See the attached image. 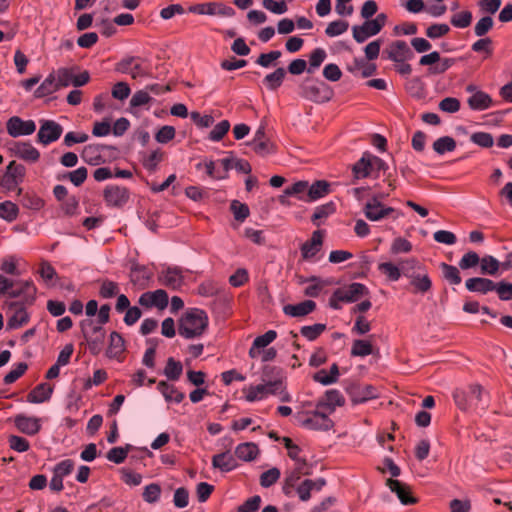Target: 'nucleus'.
<instances>
[{"label":"nucleus","mask_w":512,"mask_h":512,"mask_svg":"<svg viewBox=\"0 0 512 512\" xmlns=\"http://www.w3.org/2000/svg\"><path fill=\"white\" fill-rule=\"evenodd\" d=\"M323 243V234L320 230L314 231L310 240L301 246L302 257L305 260H311L321 249Z\"/></svg>","instance_id":"nucleus-22"},{"label":"nucleus","mask_w":512,"mask_h":512,"mask_svg":"<svg viewBox=\"0 0 512 512\" xmlns=\"http://www.w3.org/2000/svg\"><path fill=\"white\" fill-rule=\"evenodd\" d=\"M493 25V18L491 16H484L475 24L474 33L478 37H483L492 29Z\"/></svg>","instance_id":"nucleus-61"},{"label":"nucleus","mask_w":512,"mask_h":512,"mask_svg":"<svg viewBox=\"0 0 512 512\" xmlns=\"http://www.w3.org/2000/svg\"><path fill=\"white\" fill-rule=\"evenodd\" d=\"M368 294V288L364 284L358 282H354L347 287L335 290V297L347 303L356 302L361 297L367 296Z\"/></svg>","instance_id":"nucleus-12"},{"label":"nucleus","mask_w":512,"mask_h":512,"mask_svg":"<svg viewBox=\"0 0 512 512\" xmlns=\"http://www.w3.org/2000/svg\"><path fill=\"white\" fill-rule=\"evenodd\" d=\"M119 293V285L116 282L110 280H104L101 282L99 295L102 298H112Z\"/></svg>","instance_id":"nucleus-59"},{"label":"nucleus","mask_w":512,"mask_h":512,"mask_svg":"<svg viewBox=\"0 0 512 512\" xmlns=\"http://www.w3.org/2000/svg\"><path fill=\"white\" fill-rule=\"evenodd\" d=\"M189 11L200 15H217L222 17H232L235 14V10L232 7L218 2L196 4L191 6Z\"/></svg>","instance_id":"nucleus-8"},{"label":"nucleus","mask_w":512,"mask_h":512,"mask_svg":"<svg viewBox=\"0 0 512 512\" xmlns=\"http://www.w3.org/2000/svg\"><path fill=\"white\" fill-rule=\"evenodd\" d=\"M345 389L352 402L355 404L363 403L376 397V389L371 385L351 383L347 385Z\"/></svg>","instance_id":"nucleus-16"},{"label":"nucleus","mask_w":512,"mask_h":512,"mask_svg":"<svg viewBox=\"0 0 512 512\" xmlns=\"http://www.w3.org/2000/svg\"><path fill=\"white\" fill-rule=\"evenodd\" d=\"M56 81L61 87H67L70 84H73L74 80V69L73 68H60L56 72Z\"/></svg>","instance_id":"nucleus-57"},{"label":"nucleus","mask_w":512,"mask_h":512,"mask_svg":"<svg viewBox=\"0 0 512 512\" xmlns=\"http://www.w3.org/2000/svg\"><path fill=\"white\" fill-rule=\"evenodd\" d=\"M386 485L397 495L403 505H411L417 502V499L412 496L410 487L407 484L399 480L387 479Z\"/></svg>","instance_id":"nucleus-19"},{"label":"nucleus","mask_w":512,"mask_h":512,"mask_svg":"<svg viewBox=\"0 0 512 512\" xmlns=\"http://www.w3.org/2000/svg\"><path fill=\"white\" fill-rule=\"evenodd\" d=\"M282 53L279 50L270 51L269 53H262L259 55L256 64L264 67L270 68L274 65V62L281 57Z\"/></svg>","instance_id":"nucleus-60"},{"label":"nucleus","mask_w":512,"mask_h":512,"mask_svg":"<svg viewBox=\"0 0 512 512\" xmlns=\"http://www.w3.org/2000/svg\"><path fill=\"white\" fill-rule=\"evenodd\" d=\"M283 380V372L279 367L271 365L264 366L262 372V381L269 383L271 394L279 396V399L282 402H290L291 396L286 392V387Z\"/></svg>","instance_id":"nucleus-2"},{"label":"nucleus","mask_w":512,"mask_h":512,"mask_svg":"<svg viewBox=\"0 0 512 512\" xmlns=\"http://www.w3.org/2000/svg\"><path fill=\"white\" fill-rule=\"evenodd\" d=\"M104 148L105 146L101 144L86 145L82 151L81 157L90 165H99L103 162L101 152Z\"/></svg>","instance_id":"nucleus-28"},{"label":"nucleus","mask_w":512,"mask_h":512,"mask_svg":"<svg viewBox=\"0 0 512 512\" xmlns=\"http://www.w3.org/2000/svg\"><path fill=\"white\" fill-rule=\"evenodd\" d=\"M325 330L326 324L317 323L314 325L302 326L300 329V333L309 341H313L316 338H318Z\"/></svg>","instance_id":"nucleus-53"},{"label":"nucleus","mask_w":512,"mask_h":512,"mask_svg":"<svg viewBox=\"0 0 512 512\" xmlns=\"http://www.w3.org/2000/svg\"><path fill=\"white\" fill-rule=\"evenodd\" d=\"M344 397L337 389L327 390L325 395L318 401L317 408H327L329 413L333 412L337 406L344 404Z\"/></svg>","instance_id":"nucleus-26"},{"label":"nucleus","mask_w":512,"mask_h":512,"mask_svg":"<svg viewBox=\"0 0 512 512\" xmlns=\"http://www.w3.org/2000/svg\"><path fill=\"white\" fill-rule=\"evenodd\" d=\"M308 182L307 181H298L291 186H288L284 190V195L280 197V202L285 203V198L287 196H295L299 200L307 202L308 195Z\"/></svg>","instance_id":"nucleus-29"},{"label":"nucleus","mask_w":512,"mask_h":512,"mask_svg":"<svg viewBox=\"0 0 512 512\" xmlns=\"http://www.w3.org/2000/svg\"><path fill=\"white\" fill-rule=\"evenodd\" d=\"M327 57V53L323 48L314 49L309 57V66L307 68L308 73H313L320 65L324 62Z\"/></svg>","instance_id":"nucleus-49"},{"label":"nucleus","mask_w":512,"mask_h":512,"mask_svg":"<svg viewBox=\"0 0 512 512\" xmlns=\"http://www.w3.org/2000/svg\"><path fill=\"white\" fill-rule=\"evenodd\" d=\"M286 76V70L283 67L277 68L274 72L267 74L263 79V83L269 90H276L279 88Z\"/></svg>","instance_id":"nucleus-40"},{"label":"nucleus","mask_w":512,"mask_h":512,"mask_svg":"<svg viewBox=\"0 0 512 512\" xmlns=\"http://www.w3.org/2000/svg\"><path fill=\"white\" fill-rule=\"evenodd\" d=\"M450 31V27L445 23H437L429 26L426 30V36L430 39H438Z\"/></svg>","instance_id":"nucleus-63"},{"label":"nucleus","mask_w":512,"mask_h":512,"mask_svg":"<svg viewBox=\"0 0 512 512\" xmlns=\"http://www.w3.org/2000/svg\"><path fill=\"white\" fill-rule=\"evenodd\" d=\"M481 274L494 276L498 273L500 262L491 255H486L480 261Z\"/></svg>","instance_id":"nucleus-44"},{"label":"nucleus","mask_w":512,"mask_h":512,"mask_svg":"<svg viewBox=\"0 0 512 512\" xmlns=\"http://www.w3.org/2000/svg\"><path fill=\"white\" fill-rule=\"evenodd\" d=\"M388 59L396 63H401L410 60L414 57L413 51L405 41L398 40L393 42L389 48L386 49Z\"/></svg>","instance_id":"nucleus-17"},{"label":"nucleus","mask_w":512,"mask_h":512,"mask_svg":"<svg viewBox=\"0 0 512 512\" xmlns=\"http://www.w3.org/2000/svg\"><path fill=\"white\" fill-rule=\"evenodd\" d=\"M104 199L109 206L121 207L129 200V192L125 187L108 185L104 190Z\"/></svg>","instance_id":"nucleus-18"},{"label":"nucleus","mask_w":512,"mask_h":512,"mask_svg":"<svg viewBox=\"0 0 512 512\" xmlns=\"http://www.w3.org/2000/svg\"><path fill=\"white\" fill-rule=\"evenodd\" d=\"M212 467L223 473L230 472L238 467L235 456L229 449L212 457Z\"/></svg>","instance_id":"nucleus-20"},{"label":"nucleus","mask_w":512,"mask_h":512,"mask_svg":"<svg viewBox=\"0 0 512 512\" xmlns=\"http://www.w3.org/2000/svg\"><path fill=\"white\" fill-rule=\"evenodd\" d=\"M339 376V368L336 363L332 364L330 371L322 369L314 374L313 379L322 385H330L336 383Z\"/></svg>","instance_id":"nucleus-39"},{"label":"nucleus","mask_w":512,"mask_h":512,"mask_svg":"<svg viewBox=\"0 0 512 512\" xmlns=\"http://www.w3.org/2000/svg\"><path fill=\"white\" fill-rule=\"evenodd\" d=\"M365 217L370 221H380L394 212V208L382 204L377 197L368 201L363 209Z\"/></svg>","instance_id":"nucleus-14"},{"label":"nucleus","mask_w":512,"mask_h":512,"mask_svg":"<svg viewBox=\"0 0 512 512\" xmlns=\"http://www.w3.org/2000/svg\"><path fill=\"white\" fill-rule=\"evenodd\" d=\"M39 124L37 142L43 146L57 141L63 133V127L54 120L41 119Z\"/></svg>","instance_id":"nucleus-7"},{"label":"nucleus","mask_w":512,"mask_h":512,"mask_svg":"<svg viewBox=\"0 0 512 512\" xmlns=\"http://www.w3.org/2000/svg\"><path fill=\"white\" fill-rule=\"evenodd\" d=\"M352 172L356 179L366 178L372 174L373 168H371L369 152L363 153L362 157L353 165Z\"/></svg>","instance_id":"nucleus-30"},{"label":"nucleus","mask_w":512,"mask_h":512,"mask_svg":"<svg viewBox=\"0 0 512 512\" xmlns=\"http://www.w3.org/2000/svg\"><path fill=\"white\" fill-rule=\"evenodd\" d=\"M473 16L468 10L454 14L451 17V24L456 28H466L471 25Z\"/></svg>","instance_id":"nucleus-56"},{"label":"nucleus","mask_w":512,"mask_h":512,"mask_svg":"<svg viewBox=\"0 0 512 512\" xmlns=\"http://www.w3.org/2000/svg\"><path fill=\"white\" fill-rule=\"evenodd\" d=\"M465 286L470 292L487 294L491 291H495L496 282L488 278L472 277L466 280Z\"/></svg>","instance_id":"nucleus-24"},{"label":"nucleus","mask_w":512,"mask_h":512,"mask_svg":"<svg viewBox=\"0 0 512 512\" xmlns=\"http://www.w3.org/2000/svg\"><path fill=\"white\" fill-rule=\"evenodd\" d=\"M138 303L145 308L156 307L163 310L168 306L169 298L165 290L157 289L152 292L148 291L143 293L139 297Z\"/></svg>","instance_id":"nucleus-11"},{"label":"nucleus","mask_w":512,"mask_h":512,"mask_svg":"<svg viewBox=\"0 0 512 512\" xmlns=\"http://www.w3.org/2000/svg\"><path fill=\"white\" fill-rule=\"evenodd\" d=\"M209 318L207 313L199 308H189L178 320V333L186 339L201 337L207 330Z\"/></svg>","instance_id":"nucleus-1"},{"label":"nucleus","mask_w":512,"mask_h":512,"mask_svg":"<svg viewBox=\"0 0 512 512\" xmlns=\"http://www.w3.org/2000/svg\"><path fill=\"white\" fill-rule=\"evenodd\" d=\"M280 475V470L276 467H273L261 474L260 485L264 488H268L279 480Z\"/></svg>","instance_id":"nucleus-58"},{"label":"nucleus","mask_w":512,"mask_h":512,"mask_svg":"<svg viewBox=\"0 0 512 512\" xmlns=\"http://www.w3.org/2000/svg\"><path fill=\"white\" fill-rule=\"evenodd\" d=\"M6 129L13 138L28 136L35 132L36 123L33 120H23L19 116H12L6 122Z\"/></svg>","instance_id":"nucleus-9"},{"label":"nucleus","mask_w":512,"mask_h":512,"mask_svg":"<svg viewBox=\"0 0 512 512\" xmlns=\"http://www.w3.org/2000/svg\"><path fill=\"white\" fill-rule=\"evenodd\" d=\"M59 89V85L56 81L54 74H50L37 88L35 95L36 97H44L52 94Z\"/></svg>","instance_id":"nucleus-43"},{"label":"nucleus","mask_w":512,"mask_h":512,"mask_svg":"<svg viewBox=\"0 0 512 512\" xmlns=\"http://www.w3.org/2000/svg\"><path fill=\"white\" fill-rule=\"evenodd\" d=\"M125 350V342L122 336L118 332H112L110 334L109 346L107 349V356L109 358H119Z\"/></svg>","instance_id":"nucleus-36"},{"label":"nucleus","mask_w":512,"mask_h":512,"mask_svg":"<svg viewBox=\"0 0 512 512\" xmlns=\"http://www.w3.org/2000/svg\"><path fill=\"white\" fill-rule=\"evenodd\" d=\"M26 174L24 165L11 161L6 167V171L0 180V186L7 191L18 190V185L23 182Z\"/></svg>","instance_id":"nucleus-6"},{"label":"nucleus","mask_w":512,"mask_h":512,"mask_svg":"<svg viewBox=\"0 0 512 512\" xmlns=\"http://www.w3.org/2000/svg\"><path fill=\"white\" fill-rule=\"evenodd\" d=\"M379 29L374 22L366 20L361 25L352 26V36L357 43H364L369 37L379 33Z\"/></svg>","instance_id":"nucleus-23"},{"label":"nucleus","mask_w":512,"mask_h":512,"mask_svg":"<svg viewBox=\"0 0 512 512\" xmlns=\"http://www.w3.org/2000/svg\"><path fill=\"white\" fill-rule=\"evenodd\" d=\"M373 353V346L369 340L357 339L353 341L351 348L352 356L365 357Z\"/></svg>","instance_id":"nucleus-45"},{"label":"nucleus","mask_w":512,"mask_h":512,"mask_svg":"<svg viewBox=\"0 0 512 512\" xmlns=\"http://www.w3.org/2000/svg\"><path fill=\"white\" fill-rule=\"evenodd\" d=\"M17 194L21 196L20 202L22 206L27 209L38 211L44 206V201L35 194L25 193L22 195L21 188H18Z\"/></svg>","instance_id":"nucleus-41"},{"label":"nucleus","mask_w":512,"mask_h":512,"mask_svg":"<svg viewBox=\"0 0 512 512\" xmlns=\"http://www.w3.org/2000/svg\"><path fill=\"white\" fill-rule=\"evenodd\" d=\"M440 267H441V270L443 273V277L450 284L458 285L461 283L462 278L460 276V272L457 267L446 264V263H441Z\"/></svg>","instance_id":"nucleus-51"},{"label":"nucleus","mask_w":512,"mask_h":512,"mask_svg":"<svg viewBox=\"0 0 512 512\" xmlns=\"http://www.w3.org/2000/svg\"><path fill=\"white\" fill-rule=\"evenodd\" d=\"M53 389L46 383L37 385L27 396L30 403H42L50 399Z\"/></svg>","instance_id":"nucleus-34"},{"label":"nucleus","mask_w":512,"mask_h":512,"mask_svg":"<svg viewBox=\"0 0 512 512\" xmlns=\"http://www.w3.org/2000/svg\"><path fill=\"white\" fill-rule=\"evenodd\" d=\"M481 258L474 251H469L463 255L459 261V267L463 270L476 267L480 264Z\"/></svg>","instance_id":"nucleus-62"},{"label":"nucleus","mask_w":512,"mask_h":512,"mask_svg":"<svg viewBox=\"0 0 512 512\" xmlns=\"http://www.w3.org/2000/svg\"><path fill=\"white\" fill-rule=\"evenodd\" d=\"M258 454V446L252 442L241 443L235 449V457L243 461H252Z\"/></svg>","instance_id":"nucleus-35"},{"label":"nucleus","mask_w":512,"mask_h":512,"mask_svg":"<svg viewBox=\"0 0 512 512\" xmlns=\"http://www.w3.org/2000/svg\"><path fill=\"white\" fill-rule=\"evenodd\" d=\"M158 281L172 290H178L184 282L183 271L179 267H167L158 274Z\"/></svg>","instance_id":"nucleus-13"},{"label":"nucleus","mask_w":512,"mask_h":512,"mask_svg":"<svg viewBox=\"0 0 512 512\" xmlns=\"http://www.w3.org/2000/svg\"><path fill=\"white\" fill-rule=\"evenodd\" d=\"M131 448L132 446L130 444H127L126 447H114L110 449L106 457L109 461L115 464H121L125 461Z\"/></svg>","instance_id":"nucleus-52"},{"label":"nucleus","mask_w":512,"mask_h":512,"mask_svg":"<svg viewBox=\"0 0 512 512\" xmlns=\"http://www.w3.org/2000/svg\"><path fill=\"white\" fill-rule=\"evenodd\" d=\"M329 193V184L326 181H316L311 186L308 185L307 202L315 201Z\"/></svg>","instance_id":"nucleus-42"},{"label":"nucleus","mask_w":512,"mask_h":512,"mask_svg":"<svg viewBox=\"0 0 512 512\" xmlns=\"http://www.w3.org/2000/svg\"><path fill=\"white\" fill-rule=\"evenodd\" d=\"M349 28V23L344 20H336L329 23L325 29V34L328 37H336L344 32H346Z\"/></svg>","instance_id":"nucleus-55"},{"label":"nucleus","mask_w":512,"mask_h":512,"mask_svg":"<svg viewBox=\"0 0 512 512\" xmlns=\"http://www.w3.org/2000/svg\"><path fill=\"white\" fill-rule=\"evenodd\" d=\"M157 389L168 402L173 401L175 403H180L185 398L184 393L178 391L174 386L169 385L166 381H160L157 385Z\"/></svg>","instance_id":"nucleus-37"},{"label":"nucleus","mask_w":512,"mask_h":512,"mask_svg":"<svg viewBox=\"0 0 512 512\" xmlns=\"http://www.w3.org/2000/svg\"><path fill=\"white\" fill-rule=\"evenodd\" d=\"M335 204L333 202H328L324 205L316 207L311 220L314 224L319 225L318 221L327 218L329 215L334 213Z\"/></svg>","instance_id":"nucleus-54"},{"label":"nucleus","mask_w":512,"mask_h":512,"mask_svg":"<svg viewBox=\"0 0 512 512\" xmlns=\"http://www.w3.org/2000/svg\"><path fill=\"white\" fill-rule=\"evenodd\" d=\"M410 284L414 288V293H426L432 287V281L428 274L413 273L409 275Z\"/></svg>","instance_id":"nucleus-32"},{"label":"nucleus","mask_w":512,"mask_h":512,"mask_svg":"<svg viewBox=\"0 0 512 512\" xmlns=\"http://www.w3.org/2000/svg\"><path fill=\"white\" fill-rule=\"evenodd\" d=\"M303 425L310 429L327 431L333 426V422L327 414L318 409L311 417L304 420Z\"/></svg>","instance_id":"nucleus-25"},{"label":"nucleus","mask_w":512,"mask_h":512,"mask_svg":"<svg viewBox=\"0 0 512 512\" xmlns=\"http://www.w3.org/2000/svg\"><path fill=\"white\" fill-rule=\"evenodd\" d=\"M162 160V153L159 149L152 151L150 154L145 155L143 157L142 163L143 166L149 170L154 171Z\"/></svg>","instance_id":"nucleus-64"},{"label":"nucleus","mask_w":512,"mask_h":512,"mask_svg":"<svg viewBox=\"0 0 512 512\" xmlns=\"http://www.w3.org/2000/svg\"><path fill=\"white\" fill-rule=\"evenodd\" d=\"M8 312L10 313L8 319V326L10 328H18L26 324L29 320V314L26 308L29 305H24L18 302H6Z\"/></svg>","instance_id":"nucleus-15"},{"label":"nucleus","mask_w":512,"mask_h":512,"mask_svg":"<svg viewBox=\"0 0 512 512\" xmlns=\"http://www.w3.org/2000/svg\"><path fill=\"white\" fill-rule=\"evenodd\" d=\"M316 308V303L312 300H305L298 304H288L283 307L286 315L291 317H303L313 312Z\"/></svg>","instance_id":"nucleus-27"},{"label":"nucleus","mask_w":512,"mask_h":512,"mask_svg":"<svg viewBox=\"0 0 512 512\" xmlns=\"http://www.w3.org/2000/svg\"><path fill=\"white\" fill-rule=\"evenodd\" d=\"M347 69L353 74L361 73L363 78H367L374 75L377 68L375 64L368 63L362 58H355Z\"/></svg>","instance_id":"nucleus-31"},{"label":"nucleus","mask_w":512,"mask_h":512,"mask_svg":"<svg viewBox=\"0 0 512 512\" xmlns=\"http://www.w3.org/2000/svg\"><path fill=\"white\" fill-rule=\"evenodd\" d=\"M468 104L473 110H486L492 105V99L487 93L476 91L468 98Z\"/></svg>","instance_id":"nucleus-33"},{"label":"nucleus","mask_w":512,"mask_h":512,"mask_svg":"<svg viewBox=\"0 0 512 512\" xmlns=\"http://www.w3.org/2000/svg\"><path fill=\"white\" fill-rule=\"evenodd\" d=\"M455 148H456V142L452 137H449V136L440 137L433 143V149L438 154H444L446 152H451Z\"/></svg>","instance_id":"nucleus-50"},{"label":"nucleus","mask_w":512,"mask_h":512,"mask_svg":"<svg viewBox=\"0 0 512 512\" xmlns=\"http://www.w3.org/2000/svg\"><path fill=\"white\" fill-rule=\"evenodd\" d=\"M37 288L32 281H15V286L9 289L5 296L11 299L10 302L33 305L36 300Z\"/></svg>","instance_id":"nucleus-5"},{"label":"nucleus","mask_w":512,"mask_h":512,"mask_svg":"<svg viewBox=\"0 0 512 512\" xmlns=\"http://www.w3.org/2000/svg\"><path fill=\"white\" fill-rule=\"evenodd\" d=\"M19 209L17 205L11 201L0 203V218L12 222L18 216Z\"/></svg>","instance_id":"nucleus-48"},{"label":"nucleus","mask_w":512,"mask_h":512,"mask_svg":"<svg viewBox=\"0 0 512 512\" xmlns=\"http://www.w3.org/2000/svg\"><path fill=\"white\" fill-rule=\"evenodd\" d=\"M82 334L85 340L88 342L89 350L93 355H97L101 352L105 330L101 325H95L91 319L82 320L80 323Z\"/></svg>","instance_id":"nucleus-3"},{"label":"nucleus","mask_w":512,"mask_h":512,"mask_svg":"<svg viewBox=\"0 0 512 512\" xmlns=\"http://www.w3.org/2000/svg\"><path fill=\"white\" fill-rule=\"evenodd\" d=\"M469 399L471 405H475L476 407H481L484 409L487 406V401L485 400V393L483 388L480 385H471L469 388Z\"/></svg>","instance_id":"nucleus-47"},{"label":"nucleus","mask_w":512,"mask_h":512,"mask_svg":"<svg viewBox=\"0 0 512 512\" xmlns=\"http://www.w3.org/2000/svg\"><path fill=\"white\" fill-rule=\"evenodd\" d=\"M183 372V366L181 362L176 361L174 358L170 357L167 360L164 375L172 381H177Z\"/></svg>","instance_id":"nucleus-46"},{"label":"nucleus","mask_w":512,"mask_h":512,"mask_svg":"<svg viewBox=\"0 0 512 512\" xmlns=\"http://www.w3.org/2000/svg\"><path fill=\"white\" fill-rule=\"evenodd\" d=\"M14 423L20 432L30 436L37 434L41 428L39 418L29 417L23 414L15 416Z\"/></svg>","instance_id":"nucleus-21"},{"label":"nucleus","mask_w":512,"mask_h":512,"mask_svg":"<svg viewBox=\"0 0 512 512\" xmlns=\"http://www.w3.org/2000/svg\"><path fill=\"white\" fill-rule=\"evenodd\" d=\"M302 97L317 103L327 102L332 97V90L325 82L313 83L309 78L300 86Z\"/></svg>","instance_id":"nucleus-4"},{"label":"nucleus","mask_w":512,"mask_h":512,"mask_svg":"<svg viewBox=\"0 0 512 512\" xmlns=\"http://www.w3.org/2000/svg\"><path fill=\"white\" fill-rule=\"evenodd\" d=\"M13 156L28 162L36 163L40 158V152L28 141L14 142L10 147Z\"/></svg>","instance_id":"nucleus-10"},{"label":"nucleus","mask_w":512,"mask_h":512,"mask_svg":"<svg viewBox=\"0 0 512 512\" xmlns=\"http://www.w3.org/2000/svg\"><path fill=\"white\" fill-rule=\"evenodd\" d=\"M246 400L249 402H255L266 398L271 394V388L268 382H263L256 386H250L247 390Z\"/></svg>","instance_id":"nucleus-38"}]
</instances>
